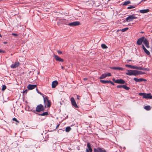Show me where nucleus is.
<instances>
[{
  "label": "nucleus",
  "instance_id": "f257e3e1",
  "mask_svg": "<svg viewBox=\"0 0 152 152\" xmlns=\"http://www.w3.org/2000/svg\"><path fill=\"white\" fill-rule=\"evenodd\" d=\"M43 97L45 105L44 107L46 108V107H50L51 105V102L50 100L48 99L47 97L46 96H45V97L43 96Z\"/></svg>",
  "mask_w": 152,
  "mask_h": 152
},
{
  "label": "nucleus",
  "instance_id": "f03ea898",
  "mask_svg": "<svg viewBox=\"0 0 152 152\" xmlns=\"http://www.w3.org/2000/svg\"><path fill=\"white\" fill-rule=\"evenodd\" d=\"M45 110V108L43 106L40 104L37 106L36 109V111L38 113H39L41 111H44Z\"/></svg>",
  "mask_w": 152,
  "mask_h": 152
},
{
  "label": "nucleus",
  "instance_id": "7ed1b4c3",
  "mask_svg": "<svg viewBox=\"0 0 152 152\" xmlns=\"http://www.w3.org/2000/svg\"><path fill=\"white\" fill-rule=\"evenodd\" d=\"M134 15H133L129 16L126 19V21L129 22L132 21L134 19H137V18L135 17Z\"/></svg>",
  "mask_w": 152,
  "mask_h": 152
},
{
  "label": "nucleus",
  "instance_id": "20e7f679",
  "mask_svg": "<svg viewBox=\"0 0 152 152\" xmlns=\"http://www.w3.org/2000/svg\"><path fill=\"white\" fill-rule=\"evenodd\" d=\"M126 74L129 75L136 76V70H128Z\"/></svg>",
  "mask_w": 152,
  "mask_h": 152
},
{
  "label": "nucleus",
  "instance_id": "39448f33",
  "mask_svg": "<svg viewBox=\"0 0 152 152\" xmlns=\"http://www.w3.org/2000/svg\"><path fill=\"white\" fill-rule=\"evenodd\" d=\"M144 37H143L139 38L137 42V44L139 45H141L142 42L144 41Z\"/></svg>",
  "mask_w": 152,
  "mask_h": 152
},
{
  "label": "nucleus",
  "instance_id": "423d86ee",
  "mask_svg": "<svg viewBox=\"0 0 152 152\" xmlns=\"http://www.w3.org/2000/svg\"><path fill=\"white\" fill-rule=\"evenodd\" d=\"M80 22L76 21L73 22L69 23L68 24V25L70 26H77L80 25Z\"/></svg>",
  "mask_w": 152,
  "mask_h": 152
},
{
  "label": "nucleus",
  "instance_id": "0eeeda50",
  "mask_svg": "<svg viewBox=\"0 0 152 152\" xmlns=\"http://www.w3.org/2000/svg\"><path fill=\"white\" fill-rule=\"evenodd\" d=\"M71 100L72 104L73 106L76 108H78V106L77 105L73 97L71 98Z\"/></svg>",
  "mask_w": 152,
  "mask_h": 152
},
{
  "label": "nucleus",
  "instance_id": "6e6552de",
  "mask_svg": "<svg viewBox=\"0 0 152 152\" xmlns=\"http://www.w3.org/2000/svg\"><path fill=\"white\" fill-rule=\"evenodd\" d=\"M19 65L20 63L19 62H15L14 64H12L10 67L14 69L18 66Z\"/></svg>",
  "mask_w": 152,
  "mask_h": 152
},
{
  "label": "nucleus",
  "instance_id": "1a4fd4ad",
  "mask_svg": "<svg viewBox=\"0 0 152 152\" xmlns=\"http://www.w3.org/2000/svg\"><path fill=\"white\" fill-rule=\"evenodd\" d=\"M152 96L151 93H145V95L143 97V98H145L147 99H151Z\"/></svg>",
  "mask_w": 152,
  "mask_h": 152
},
{
  "label": "nucleus",
  "instance_id": "9d476101",
  "mask_svg": "<svg viewBox=\"0 0 152 152\" xmlns=\"http://www.w3.org/2000/svg\"><path fill=\"white\" fill-rule=\"evenodd\" d=\"M117 88H123L125 90H128L130 89V88L129 87L126 86L125 85H118V86H117Z\"/></svg>",
  "mask_w": 152,
  "mask_h": 152
},
{
  "label": "nucleus",
  "instance_id": "9b49d317",
  "mask_svg": "<svg viewBox=\"0 0 152 152\" xmlns=\"http://www.w3.org/2000/svg\"><path fill=\"white\" fill-rule=\"evenodd\" d=\"M87 145L88 148H87L86 149V152H92V148H91L90 144L89 143H87Z\"/></svg>",
  "mask_w": 152,
  "mask_h": 152
},
{
  "label": "nucleus",
  "instance_id": "f8f14e48",
  "mask_svg": "<svg viewBox=\"0 0 152 152\" xmlns=\"http://www.w3.org/2000/svg\"><path fill=\"white\" fill-rule=\"evenodd\" d=\"M143 43L147 48H150L149 43L147 39L145 38L144 40L143 41Z\"/></svg>",
  "mask_w": 152,
  "mask_h": 152
},
{
  "label": "nucleus",
  "instance_id": "ddd939ff",
  "mask_svg": "<svg viewBox=\"0 0 152 152\" xmlns=\"http://www.w3.org/2000/svg\"><path fill=\"white\" fill-rule=\"evenodd\" d=\"M54 58H55L56 60L57 61H60V62H63L64 61V60L63 59L59 57L57 55H54Z\"/></svg>",
  "mask_w": 152,
  "mask_h": 152
},
{
  "label": "nucleus",
  "instance_id": "4468645a",
  "mask_svg": "<svg viewBox=\"0 0 152 152\" xmlns=\"http://www.w3.org/2000/svg\"><path fill=\"white\" fill-rule=\"evenodd\" d=\"M125 83V81L122 79H119L116 80L115 81V83L118 84H124Z\"/></svg>",
  "mask_w": 152,
  "mask_h": 152
},
{
  "label": "nucleus",
  "instance_id": "2eb2a0df",
  "mask_svg": "<svg viewBox=\"0 0 152 152\" xmlns=\"http://www.w3.org/2000/svg\"><path fill=\"white\" fill-rule=\"evenodd\" d=\"M36 86V85L29 84L27 86V88L28 90H31L34 89Z\"/></svg>",
  "mask_w": 152,
  "mask_h": 152
},
{
  "label": "nucleus",
  "instance_id": "dca6fc26",
  "mask_svg": "<svg viewBox=\"0 0 152 152\" xmlns=\"http://www.w3.org/2000/svg\"><path fill=\"white\" fill-rule=\"evenodd\" d=\"M134 80L137 82H142L143 81H145L146 80V79H144L141 78L138 79L136 77H134Z\"/></svg>",
  "mask_w": 152,
  "mask_h": 152
},
{
  "label": "nucleus",
  "instance_id": "f3484780",
  "mask_svg": "<svg viewBox=\"0 0 152 152\" xmlns=\"http://www.w3.org/2000/svg\"><path fill=\"white\" fill-rule=\"evenodd\" d=\"M110 68L111 69L123 71L124 70V68L122 67H110Z\"/></svg>",
  "mask_w": 152,
  "mask_h": 152
},
{
  "label": "nucleus",
  "instance_id": "a211bd4d",
  "mask_svg": "<svg viewBox=\"0 0 152 152\" xmlns=\"http://www.w3.org/2000/svg\"><path fill=\"white\" fill-rule=\"evenodd\" d=\"M58 84V82L56 80L53 81L52 84V87L53 88H55L56 86Z\"/></svg>",
  "mask_w": 152,
  "mask_h": 152
},
{
  "label": "nucleus",
  "instance_id": "6ab92c4d",
  "mask_svg": "<svg viewBox=\"0 0 152 152\" xmlns=\"http://www.w3.org/2000/svg\"><path fill=\"white\" fill-rule=\"evenodd\" d=\"M150 11L148 9L141 10H140V12L142 13H145L149 12Z\"/></svg>",
  "mask_w": 152,
  "mask_h": 152
},
{
  "label": "nucleus",
  "instance_id": "aec40b11",
  "mask_svg": "<svg viewBox=\"0 0 152 152\" xmlns=\"http://www.w3.org/2000/svg\"><path fill=\"white\" fill-rule=\"evenodd\" d=\"M145 73L144 72L136 70V76L138 75L145 74Z\"/></svg>",
  "mask_w": 152,
  "mask_h": 152
},
{
  "label": "nucleus",
  "instance_id": "412c9836",
  "mask_svg": "<svg viewBox=\"0 0 152 152\" xmlns=\"http://www.w3.org/2000/svg\"><path fill=\"white\" fill-rule=\"evenodd\" d=\"M38 115H39V116H47L48 115V112H45L42 114H40V113L38 114Z\"/></svg>",
  "mask_w": 152,
  "mask_h": 152
},
{
  "label": "nucleus",
  "instance_id": "4be33fe9",
  "mask_svg": "<svg viewBox=\"0 0 152 152\" xmlns=\"http://www.w3.org/2000/svg\"><path fill=\"white\" fill-rule=\"evenodd\" d=\"M100 82L103 84H106L107 83H109V80H100Z\"/></svg>",
  "mask_w": 152,
  "mask_h": 152
},
{
  "label": "nucleus",
  "instance_id": "5701e85b",
  "mask_svg": "<svg viewBox=\"0 0 152 152\" xmlns=\"http://www.w3.org/2000/svg\"><path fill=\"white\" fill-rule=\"evenodd\" d=\"M106 77H107V75H106V74H102V75L99 77V78L101 79H104Z\"/></svg>",
  "mask_w": 152,
  "mask_h": 152
},
{
  "label": "nucleus",
  "instance_id": "b1692460",
  "mask_svg": "<svg viewBox=\"0 0 152 152\" xmlns=\"http://www.w3.org/2000/svg\"><path fill=\"white\" fill-rule=\"evenodd\" d=\"M151 108V107L149 105H148L144 107V109L147 110H150Z\"/></svg>",
  "mask_w": 152,
  "mask_h": 152
},
{
  "label": "nucleus",
  "instance_id": "393cba45",
  "mask_svg": "<svg viewBox=\"0 0 152 152\" xmlns=\"http://www.w3.org/2000/svg\"><path fill=\"white\" fill-rule=\"evenodd\" d=\"M145 52L148 55L150 56V53L146 48L144 50Z\"/></svg>",
  "mask_w": 152,
  "mask_h": 152
},
{
  "label": "nucleus",
  "instance_id": "a878e982",
  "mask_svg": "<svg viewBox=\"0 0 152 152\" xmlns=\"http://www.w3.org/2000/svg\"><path fill=\"white\" fill-rule=\"evenodd\" d=\"M131 2L130 1H125L123 4V5H126L128 4H130Z\"/></svg>",
  "mask_w": 152,
  "mask_h": 152
},
{
  "label": "nucleus",
  "instance_id": "bb28decb",
  "mask_svg": "<svg viewBox=\"0 0 152 152\" xmlns=\"http://www.w3.org/2000/svg\"><path fill=\"white\" fill-rule=\"evenodd\" d=\"M125 66L126 67H127L130 68L131 69H134V66H132V65H130L126 64L125 65Z\"/></svg>",
  "mask_w": 152,
  "mask_h": 152
},
{
  "label": "nucleus",
  "instance_id": "cd10ccee",
  "mask_svg": "<svg viewBox=\"0 0 152 152\" xmlns=\"http://www.w3.org/2000/svg\"><path fill=\"white\" fill-rule=\"evenodd\" d=\"M71 129V128L69 126L67 127L65 129V131L66 132H68Z\"/></svg>",
  "mask_w": 152,
  "mask_h": 152
},
{
  "label": "nucleus",
  "instance_id": "c85d7f7f",
  "mask_svg": "<svg viewBox=\"0 0 152 152\" xmlns=\"http://www.w3.org/2000/svg\"><path fill=\"white\" fill-rule=\"evenodd\" d=\"M128 29H129V28L127 27V28H123L122 29H121V30H120L121 31H122V32H125V31H126Z\"/></svg>",
  "mask_w": 152,
  "mask_h": 152
},
{
  "label": "nucleus",
  "instance_id": "c756f323",
  "mask_svg": "<svg viewBox=\"0 0 152 152\" xmlns=\"http://www.w3.org/2000/svg\"><path fill=\"white\" fill-rule=\"evenodd\" d=\"M101 47L103 49H106L107 48V47L104 44H102L101 45Z\"/></svg>",
  "mask_w": 152,
  "mask_h": 152
},
{
  "label": "nucleus",
  "instance_id": "7c9ffc66",
  "mask_svg": "<svg viewBox=\"0 0 152 152\" xmlns=\"http://www.w3.org/2000/svg\"><path fill=\"white\" fill-rule=\"evenodd\" d=\"M99 152H106L105 150L103 148H99Z\"/></svg>",
  "mask_w": 152,
  "mask_h": 152
},
{
  "label": "nucleus",
  "instance_id": "2f4dec72",
  "mask_svg": "<svg viewBox=\"0 0 152 152\" xmlns=\"http://www.w3.org/2000/svg\"><path fill=\"white\" fill-rule=\"evenodd\" d=\"M7 87L5 85H3L2 88V90L3 91H4L6 88Z\"/></svg>",
  "mask_w": 152,
  "mask_h": 152
},
{
  "label": "nucleus",
  "instance_id": "473e14b6",
  "mask_svg": "<svg viewBox=\"0 0 152 152\" xmlns=\"http://www.w3.org/2000/svg\"><path fill=\"white\" fill-rule=\"evenodd\" d=\"M99 148H98L97 149L94 148V152H99Z\"/></svg>",
  "mask_w": 152,
  "mask_h": 152
},
{
  "label": "nucleus",
  "instance_id": "72a5a7b5",
  "mask_svg": "<svg viewBox=\"0 0 152 152\" xmlns=\"http://www.w3.org/2000/svg\"><path fill=\"white\" fill-rule=\"evenodd\" d=\"M135 7L133 6H129L127 7V9H130L132 8H134Z\"/></svg>",
  "mask_w": 152,
  "mask_h": 152
},
{
  "label": "nucleus",
  "instance_id": "f704fd0d",
  "mask_svg": "<svg viewBox=\"0 0 152 152\" xmlns=\"http://www.w3.org/2000/svg\"><path fill=\"white\" fill-rule=\"evenodd\" d=\"M145 93H140L139 94V95L140 96H143V97L145 95Z\"/></svg>",
  "mask_w": 152,
  "mask_h": 152
},
{
  "label": "nucleus",
  "instance_id": "c9c22d12",
  "mask_svg": "<svg viewBox=\"0 0 152 152\" xmlns=\"http://www.w3.org/2000/svg\"><path fill=\"white\" fill-rule=\"evenodd\" d=\"M12 120L14 121H15L16 122H17L18 123H19V121L17 120V119L16 118H13L12 119Z\"/></svg>",
  "mask_w": 152,
  "mask_h": 152
},
{
  "label": "nucleus",
  "instance_id": "e433bc0d",
  "mask_svg": "<svg viewBox=\"0 0 152 152\" xmlns=\"http://www.w3.org/2000/svg\"><path fill=\"white\" fill-rule=\"evenodd\" d=\"M105 74L106 75H107V77L111 76V74L110 73H106Z\"/></svg>",
  "mask_w": 152,
  "mask_h": 152
},
{
  "label": "nucleus",
  "instance_id": "4c0bfd02",
  "mask_svg": "<svg viewBox=\"0 0 152 152\" xmlns=\"http://www.w3.org/2000/svg\"><path fill=\"white\" fill-rule=\"evenodd\" d=\"M109 83L111 84L112 85L114 86L115 85V84L114 83H113L111 80H109Z\"/></svg>",
  "mask_w": 152,
  "mask_h": 152
},
{
  "label": "nucleus",
  "instance_id": "58836bf2",
  "mask_svg": "<svg viewBox=\"0 0 152 152\" xmlns=\"http://www.w3.org/2000/svg\"><path fill=\"white\" fill-rule=\"evenodd\" d=\"M143 70H146L147 71H148L149 70V69L148 68H143Z\"/></svg>",
  "mask_w": 152,
  "mask_h": 152
},
{
  "label": "nucleus",
  "instance_id": "ea45409f",
  "mask_svg": "<svg viewBox=\"0 0 152 152\" xmlns=\"http://www.w3.org/2000/svg\"><path fill=\"white\" fill-rule=\"evenodd\" d=\"M57 52L59 54H61L62 53V52L60 50H58Z\"/></svg>",
  "mask_w": 152,
  "mask_h": 152
},
{
  "label": "nucleus",
  "instance_id": "a19ab883",
  "mask_svg": "<svg viewBox=\"0 0 152 152\" xmlns=\"http://www.w3.org/2000/svg\"><path fill=\"white\" fill-rule=\"evenodd\" d=\"M36 90L37 91V93H38L39 94H40L41 95L42 94L39 91H38V89L37 88L36 89Z\"/></svg>",
  "mask_w": 152,
  "mask_h": 152
},
{
  "label": "nucleus",
  "instance_id": "79ce46f5",
  "mask_svg": "<svg viewBox=\"0 0 152 152\" xmlns=\"http://www.w3.org/2000/svg\"><path fill=\"white\" fill-rule=\"evenodd\" d=\"M5 53V51H4V50H3L1 49H0V53Z\"/></svg>",
  "mask_w": 152,
  "mask_h": 152
},
{
  "label": "nucleus",
  "instance_id": "37998d69",
  "mask_svg": "<svg viewBox=\"0 0 152 152\" xmlns=\"http://www.w3.org/2000/svg\"><path fill=\"white\" fill-rule=\"evenodd\" d=\"M139 67H137V66H134V69H139Z\"/></svg>",
  "mask_w": 152,
  "mask_h": 152
},
{
  "label": "nucleus",
  "instance_id": "c03bdc74",
  "mask_svg": "<svg viewBox=\"0 0 152 152\" xmlns=\"http://www.w3.org/2000/svg\"><path fill=\"white\" fill-rule=\"evenodd\" d=\"M12 35L14 36H17L18 34H17L12 33Z\"/></svg>",
  "mask_w": 152,
  "mask_h": 152
},
{
  "label": "nucleus",
  "instance_id": "a18cd8bd",
  "mask_svg": "<svg viewBox=\"0 0 152 152\" xmlns=\"http://www.w3.org/2000/svg\"><path fill=\"white\" fill-rule=\"evenodd\" d=\"M142 48H143V50H144L145 49H146V48H145V46L143 45H142Z\"/></svg>",
  "mask_w": 152,
  "mask_h": 152
},
{
  "label": "nucleus",
  "instance_id": "49530a36",
  "mask_svg": "<svg viewBox=\"0 0 152 152\" xmlns=\"http://www.w3.org/2000/svg\"><path fill=\"white\" fill-rule=\"evenodd\" d=\"M143 68L142 67H139V70H143Z\"/></svg>",
  "mask_w": 152,
  "mask_h": 152
},
{
  "label": "nucleus",
  "instance_id": "de8ad7c7",
  "mask_svg": "<svg viewBox=\"0 0 152 152\" xmlns=\"http://www.w3.org/2000/svg\"><path fill=\"white\" fill-rule=\"evenodd\" d=\"M27 91H28V90L27 89H26V90L25 91H23V93H25L26 94V93L27 92Z\"/></svg>",
  "mask_w": 152,
  "mask_h": 152
},
{
  "label": "nucleus",
  "instance_id": "09e8293b",
  "mask_svg": "<svg viewBox=\"0 0 152 152\" xmlns=\"http://www.w3.org/2000/svg\"><path fill=\"white\" fill-rule=\"evenodd\" d=\"M80 96H78V95H77V99H80Z\"/></svg>",
  "mask_w": 152,
  "mask_h": 152
},
{
  "label": "nucleus",
  "instance_id": "8fccbe9b",
  "mask_svg": "<svg viewBox=\"0 0 152 152\" xmlns=\"http://www.w3.org/2000/svg\"><path fill=\"white\" fill-rule=\"evenodd\" d=\"M83 80H88V78H84L83 79Z\"/></svg>",
  "mask_w": 152,
  "mask_h": 152
},
{
  "label": "nucleus",
  "instance_id": "3c124183",
  "mask_svg": "<svg viewBox=\"0 0 152 152\" xmlns=\"http://www.w3.org/2000/svg\"><path fill=\"white\" fill-rule=\"evenodd\" d=\"M59 125H60V124H58V125L56 126V129H57V128H58V127H59Z\"/></svg>",
  "mask_w": 152,
  "mask_h": 152
},
{
  "label": "nucleus",
  "instance_id": "603ef678",
  "mask_svg": "<svg viewBox=\"0 0 152 152\" xmlns=\"http://www.w3.org/2000/svg\"><path fill=\"white\" fill-rule=\"evenodd\" d=\"M113 80L115 83V81L116 80L114 78L113 79Z\"/></svg>",
  "mask_w": 152,
  "mask_h": 152
},
{
  "label": "nucleus",
  "instance_id": "864d4df0",
  "mask_svg": "<svg viewBox=\"0 0 152 152\" xmlns=\"http://www.w3.org/2000/svg\"><path fill=\"white\" fill-rule=\"evenodd\" d=\"M3 43L4 44H6L7 43V42H3Z\"/></svg>",
  "mask_w": 152,
  "mask_h": 152
},
{
  "label": "nucleus",
  "instance_id": "5fc2aeb1",
  "mask_svg": "<svg viewBox=\"0 0 152 152\" xmlns=\"http://www.w3.org/2000/svg\"><path fill=\"white\" fill-rule=\"evenodd\" d=\"M61 68L62 69H64V67H63V66H61Z\"/></svg>",
  "mask_w": 152,
  "mask_h": 152
},
{
  "label": "nucleus",
  "instance_id": "6e6d98bb",
  "mask_svg": "<svg viewBox=\"0 0 152 152\" xmlns=\"http://www.w3.org/2000/svg\"><path fill=\"white\" fill-rule=\"evenodd\" d=\"M127 61H128V62L129 61H131V60H128Z\"/></svg>",
  "mask_w": 152,
  "mask_h": 152
},
{
  "label": "nucleus",
  "instance_id": "4d7b16f0",
  "mask_svg": "<svg viewBox=\"0 0 152 152\" xmlns=\"http://www.w3.org/2000/svg\"><path fill=\"white\" fill-rule=\"evenodd\" d=\"M140 33H144V32H143V31H141V32H140Z\"/></svg>",
  "mask_w": 152,
  "mask_h": 152
},
{
  "label": "nucleus",
  "instance_id": "13d9d810",
  "mask_svg": "<svg viewBox=\"0 0 152 152\" xmlns=\"http://www.w3.org/2000/svg\"><path fill=\"white\" fill-rule=\"evenodd\" d=\"M0 37H2V36L1 35V34H0Z\"/></svg>",
  "mask_w": 152,
  "mask_h": 152
},
{
  "label": "nucleus",
  "instance_id": "bf43d9fd",
  "mask_svg": "<svg viewBox=\"0 0 152 152\" xmlns=\"http://www.w3.org/2000/svg\"><path fill=\"white\" fill-rule=\"evenodd\" d=\"M151 99H152V98H151Z\"/></svg>",
  "mask_w": 152,
  "mask_h": 152
},
{
  "label": "nucleus",
  "instance_id": "052dcab7",
  "mask_svg": "<svg viewBox=\"0 0 152 152\" xmlns=\"http://www.w3.org/2000/svg\"><path fill=\"white\" fill-rule=\"evenodd\" d=\"M110 0H108V1H110Z\"/></svg>",
  "mask_w": 152,
  "mask_h": 152
}]
</instances>
